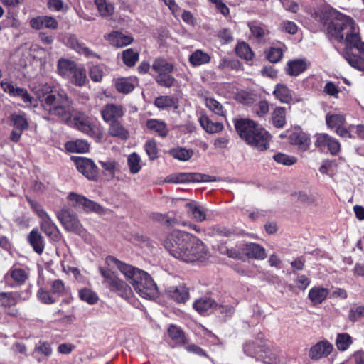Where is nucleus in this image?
<instances>
[{"label":"nucleus","mask_w":364,"mask_h":364,"mask_svg":"<svg viewBox=\"0 0 364 364\" xmlns=\"http://www.w3.org/2000/svg\"><path fill=\"white\" fill-rule=\"evenodd\" d=\"M76 168L80 173L91 181L98 178V168L94 161L90 159L78 157L75 159Z\"/></svg>","instance_id":"ddd939ff"},{"label":"nucleus","mask_w":364,"mask_h":364,"mask_svg":"<svg viewBox=\"0 0 364 364\" xmlns=\"http://www.w3.org/2000/svg\"><path fill=\"white\" fill-rule=\"evenodd\" d=\"M309 63L305 60L296 59L287 62L285 71L289 76L296 77L304 72Z\"/></svg>","instance_id":"5701e85b"},{"label":"nucleus","mask_w":364,"mask_h":364,"mask_svg":"<svg viewBox=\"0 0 364 364\" xmlns=\"http://www.w3.org/2000/svg\"><path fill=\"white\" fill-rule=\"evenodd\" d=\"M95 4L97 6L100 15L103 18H107L114 12V7L112 4L107 2V0H95Z\"/></svg>","instance_id":"a19ab883"},{"label":"nucleus","mask_w":364,"mask_h":364,"mask_svg":"<svg viewBox=\"0 0 364 364\" xmlns=\"http://www.w3.org/2000/svg\"><path fill=\"white\" fill-rule=\"evenodd\" d=\"M135 80L131 77H121L115 80V87L119 92L128 94L135 87Z\"/></svg>","instance_id":"e433bc0d"},{"label":"nucleus","mask_w":364,"mask_h":364,"mask_svg":"<svg viewBox=\"0 0 364 364\" xmlns=\"http://www.w3.org/2000/svg\"><path fill=\"white\" fill-rule=\"evenodd\" d=\"M20 298L19 291L0 292V306L5 308L14 306L18 302Z\"/></svg>","instance_id":"473e14b6"},{"label":"nucleus","mask_w":364,"mask_h":364,"mask_svg":"<svg viewBox=\"0 0 364 364\" xmlns=\"http://www.w3.org/2000/svg\"><path fill=\"white\" fill-rule=\"evenodd\" d=\"M82 209L85 212H95L97 213L103 212V208L101 205L87 198L86 201L83 203Z\"/></svg>","instance_id":"338daca9"},{"label":"nucleus","mask_w":364,"mask_h":364,"mask_svg":"<svg viewBox=\"0 0 364 364\" xmlns=\"http://www.w3.org/2000/svg\"><path fill=\"white\" fill-rule=\"evenodd\" d=\"M78 65L73 60L61 58L57 63V73L62 77H70L72 73Z\"/></svg>","instance_id":"b1692460"},{"label":"nucleus","mask_w":364,"mask_h":364,"mask_svg":"<svg viewBox=\"0 0 364 364\" xmlns=\"http://www.w3.org/2000/svg\"><path fill=\"white\" fill-rule=\"evenodd\" d=\"M151 69L156 75L173 73L174 65L164 58H156L152 63Z\"/></svg>","instance_id":"7c9ffc66"},{"label":"nucleus","mask_w":364,"mask_h":364,"mask_svg":"<svg viewBox=\"0 0 364 364\" xmlns=\"http://www.w3.org/2000/svg\"><path fill=\"white\" fill-rule=\"evenodd\" d=\"M27 201L31 205L32 210L37 214L41 219V229L44 233L52 240H59L60 232L56 225L51 220L46 211L41 207L40 204L33 201L31 198H27Z\"/></svg>","instance_id":"0eeeda50"},{"label":"nucleus","mask_w":364,"mask_h":364,"mask_svg":"<svg viewBox=\"0 0 364 364\" xmlns=\"http://www.w3.org/2000/svg\"><path fill=\"white\" fill-rule=\"evenodd\" d=\"M6 277L11 278L14 284L11 287H17L23 285L28 279V269H23L18 267L13 266L6 274Z\"/></svg>","instance_id":"aec40b11"},{"label":"nucleus","mask_w":364,"mask_h":364,"mask_svg":"<svg viewBox=\"0 0 364 364\" xmlns=\"http://www.w3.org/2000/svg\"><path fill=\"white\" fill-rule=\"evenodd\" d=\"M205 106L215 114L219 116L225 117L226 110L223 108V105L216 100L212 97H205Z\"/></svg>","instance_id":"de8ad7c7"},{"label":"nucleus","mask_w":364,"mask_h":364,"mask_svg":"<svg viewBox=\"0 0 364 364\" xmlns=\"http://www.w3.org/2000/svg\"><path fill=\"white\" fill-rule=\"evenodd\" d=\"M172 73H164L156 75L154 79L161 87L170 88L173 86L176 79L171 75Z\"/></svg>","instance_id":"09e8293b"},{"label":"nucleus","mask_w":364,"mask_h":364,"mask_svg":"<svg viewBox=\"0 0 364 364\" xmlns=\"http://www.w3.org/2000/svg\"><path fill=\"white\" fill-rule=\"evenodd\" d=\"M105 262L109 267H116L141 297L152 299L157 296L156 284L146 272L124 263L113 256L107 257Z\"/></svg>","instance_id":"f03ea898"},{"label":"nucleus","mask_w":364,"mask_h":364,"mask_svg":"<svg viewBox=\"0 0 364 364\" xmlns=\"http://www.w3.org/2000/svg\"><path fill=\"white\" fill-rule=\"evenodd\" d=\"M70 82L76 86H83L87 81V73L85 68L82 65H77L72 73Z\"/></svg>","instance_id":"c9c22d12"},{"label":"nucleus","mask_w":364,"mask_h":364,"mask_svg":"<svg viewBox=\"0 0 364 364\" xmlns=\"http://www.w3.org/2000/svg\"><path fill=\"white\" fill-rule=\"evenodd\" d=\"M286 112V109L282 107H277L273 110L271 120L275 127L281 129L285 126L287 123Z\"/></svg>","instance_id":"4c0bfd02"},{"label":"nucleus","mask_w":364,"mask_h":364,"mask_svg":"<svg viewBox=\"0 0 364 364\" xmlns=\"http://www.w3.org/2000/svg\"><path fill=\"white\" fill-rule=\"evenodd\" d=\"M210 60V55L200 49L195 50L188 58L189 63L194 67L207 64Z\"/></svg>","instance_id":"f704fd0d"},{"label":"nucleus","mask_w":364,"mask_h":364,"mask_svg":"<svg viewBox=\"0 0 364 364\" xmlns=\"http://www.w3.org/2000/svg\"><path fill=\"white\" fill-rule=\"evenodd\" d=\"M328 33L331 38L339 43L344 41V51L356 48L364 53V42L361 41L359 28L355 21L350 16L339 14L336 19L328 26Z\"/></svg>","instance_id":"7ed1b4c3"},{"label":"nucleus","mask_w":364,"mask_h":364,"mask_svg":"<svg viewBox=\"0 0 364 364\" xmlns=\"http://www.w3.org/2000/svg\"><path fill=\"white\" fill-rule=\"evenodd\" d=\"M362 316H364L363 306L351 307L348 314V318L351 321L355 322Z\"/></svg>","instance_id":"774afa93"},{"label":"nucleus","mask_w":364,"mask_h":364,"mask_svg":"<svg viewBox=\"0 0 364 364\" xmlns=\"http://www.w3.org/2000/svg\"><path fill=\"white\" fill-rule=\"evenodd\" d=\"M146 127L161 137H165L168 133V129L166 124L156 119H148L146 122Z\"/></svg>","instance_id":"72a5a7b5"},{"label":"nucleus","mask_w":364,"mask_h":364,"mask_svg":"<svg viewBox=\"0 0 364 364\" xmlns=\"http://www.w3.org/2000/svg\"><path fill=\"white\" fill-rule=\"evenodd\" d=\"M329 294V289L320 286L312 287L308 297L314 305L321 304Z\"/></svg>","instance_id":"cd10ccee"},{"label":"nucleus","mask_w":364,"mask_h":364,"mask_svg":"<svg viewBox=\"0 0 364 364\" xmlns=\"http://www.w3.org/2000/svg\"><path fill=\"white\" fill-rule=\"evenodd\" d=\"M215 181V177L200 173H177L170 175L167 178V181L173 183L212 182Z\"/></svg>","instance_id":"1a4fd4ad"},{"label":"nucleus","mask_w":364,"mask_h":364,"mask_svg":"<svg viewBox=\"0 0 364 364\" xmlns=\"http://www.w3.org/2000/svg\"><path fill=\"white\" fill-rule=\"evenodd\" d=\"M68 199L69 204L75 208H82L83 203L86 201V197L75 193H70Z\"/></svg>","instance_id":"e2e57ef3"},{"label":"nucleus","mask_w":364,"mask_h":364,"mask_svg":"<svg viewBox=\"0 0 364 364\" xmlns=\"http://www.w3.org/2000/svg\"><path fill=\"white\" fill-rule=\"evenodd\" d=\"M28 240L33 250L41 255L45 247V242L43 236L37 230H33L28 236Z\"/></svg>","instance_id":"2f4dec72"},{"label":"nucleus","mask_w":364,"mask_h":364,"mask_svg":"<svg viewBox=\"0 0 364 364\" xmlns=\"http://www.w3.org/2000/svg\"><path fill=\"white\" fill-rule=\"evenodd\" d=\"M269 111V105L267 100H261L254 107V112L259 117L266 116Z\"/></svg>","instance_id":"69168bd1"},{"label":"nucleus","mask_w":364,"mask_h":364,"mask_svg":"<svg viewBox=\"0 0 364 364\" xmlns=\"http://www.w3.org/2000/svg\"><path fill=\"white\" fill-rule=\"evenodd\" d=\"M257 361H261L264 364H279L280 363L279 351L276 348H270L266 343Z\"/></svg>","instance_id":"4be33fe9"},{"label":"nucleus","mask_w":364,"mask_h":364,"mask_svg":"<svg viewBox=\"0 0 364 364\" xmlns=\"http://www.w3.org/2000/svg\"><path fill=\"white\" fill-rule=\"evenodd\" d=\"M108 134L122 140H127L129 136V132L119 121L109 123Z\"/></svg>","instance_id":"c85d7f7f"},{"label":"nucleus","mask_w":364,"mask_h":364,"mask_svg":"<svg viewBox=\"0 0 364 364\" xmlns=\"http://www.w3.org/2000/svg\"><path fill=\"white\" fill-rule=\"evenodd\" d=\"M144 149L151 160H154L158 157V149L154 139L147 140L144 144Z\"/></svg>","instance_id":"680f3d73"},{"label":"nucleus","mask_w":364,"mask_h":364,"mask_svg":"<svg viewBox=\"0 0 364 364\" xmlns=\"http://www.w3.org/2000/svg\"><path fill=\"white\" fill-rule=\"evenodd\" d=\"M71 124L80 132L92 136H97L100 132L97 123L83 114L75 116Z\"/></svg>","instance_id":"9d476101"},{"label":"nucleus","mask_w":364,"mask_h":364,"mask_svg":"<svg viewBox=\"0 0 364 364\" xmlns=\"http://www.w3.org/2000/svg\"><path fill=\"white\" fill-rule=\"evenodd\" d=\"M11 125L15 129L23 131L28 127V122L25 114L14 113L10 116Z\"/></svg>","instance_id":"49530a36"},{"label":"nucleus","mask_w":364,"mask_h":364,"mask_svg":"<svg viewBox=\"0 0 364 364\" xmlns=\"http://www.w3.org/2000/svg\"><path fill=\"white\" fill-rule=\"evenodd\" d=\"M105 38L114 47L122 48L130 45L134 38L118 31H113L105 36Z\"/></svg>","instance_id":"f3484780"},{"label":"nucleus","mask_w":364,"mask_h":364,"mask_svg":"<svg viewBox=\"0 0 364 364\" xmlns=\"http://www.w3.org/2000/svg\"><path fill=\"white\" fill-rule=\"evenodd\" d=\"M58 218L68 231L73 232L80 235L85 232V230L83 228L77 217L68 210H62L61 213L58 215Z\"/></svg>","instance_id":"f8f14e48"},{"label":"nucleus","mask_w":364,"mask_h":364,"mask_svg":"<svg viewBox=\"0 0 364 364\" xmlns=\"http://www.w3.org/2000/svg\"><path fill=\"white\" fill-rule=\"evenodd\" d=\"M185 208L187 210V215L191 219L200 223L207 220L208 210L203 206L195 202H188L185 204Z\"/></svg>","instance_id":"6ab92c4d"},{"label":"nucleus","mask_w":364,"mask_h":364,"mask_svg":"<svg viewBox=\"0 0 364 364\" xmlns=\"http://www.w3.org/2000/svg\"><path fill=\"white\" fill-rule=\"evenodd\" d=\"M51 292L46 290L43 288H40L37 292V297L38 300L46 304H52L56 301Z\"/></svg>","instance_id":"052dcab7"},{"label":"nucleus","mask_w":364,"mask_h":364,"mask_svg":"<svg viewBox=\"0 0 364 364\" xmlns=\"http://www.w3.org/2000/svg\"><path fill=\"white\" fill-rule=\"evenodd\" d=\"M199 122L205 131L210 134L218 133L224 128L222 123L213 122L206 114H202L200 117Z\"/></svg>","instance_id":"c756f323"},{"label":"nucleus","mask_w":364,"mask_h":364,"mask_svg":"<svg viewBox=\"0 0 364 364\" xmlns=\"http://www.w3.org/2000/svg\"><path fill=\"white\" fill-rule=\"evenodd\" d=\"M240 250L248 258L262 260L267 257L265 249L257 243L244 244L240 247Z\"/></svg>","instance_id":"a211bd4d"},{"label":"nucleus","mask_w":364,"mask_h":364,"mask_svg":"<svg viewBox=\"0 0 364 364\" xmlns=\"http://www.w3.org/2000/svg\"><path fill=\"white\" fill-rule=\"evenodd\" d=\"M78 294L82 301L90 305L95 304L99 300L97 293L87 287L80 289L78 291Z\"/></svg>","instance_id":"a18cd8bd"},{"label":"nucleus","mask_w":364,"mask_h":364,"mask_svg":"<svg viewBox=\"0 0 364 364\" xmlns=\"http://www.w3.org/2000/svg\"><path fill=\"white\" fill-rule=\"evenodd\" d=\"M65 147L70 152L85 153L88 151L90 146L86 140L77 139L68 141Z\"/></svg>","instance_id":"ea45409f"},{"label":"nucleus","mask_w":364,"mask_h":364,"mask_svg":"<svg viewBox=\"0 0 364 364\" xmlns=\"http://www.w3.org/2000/svg\"><path fill=\"white\" fill-rule=\"evenodd\" d=\"M163 245L175 258L187 263L203 259L208 255L204 243L184 231L173 230L166 235Z\"/></svg>","instance_id":"f257e3e1"},{"label":"nucleus","mask_w":364,"mask_h":364,"mask_svg":"<svg viewBox=\"0 0 364 364\" xmlns=\"http://www.w3.org/2000/svg\"><path fill=\"white\" fill-rule=\"evenodd\" d=\"M248 26L252 36L259 42H261L262 40H264V37L269 34V30L264 25L259 23H249Z\"/></svg>","instance_id":"58836bf2"},{"label":"nucleus","mask_w":364,"mask_h":364,"mask_svg":"<svg viewBox=\"0 0 364 364\" xmlns=\"http://www.w3.org/2000/svg\"><path fill=\"white\" fill-rule=\"evenodd\" d=\"M50 88L45 85L43 86L42 92L37 93L43 110L63 120L70 119L73 112L72 100L64 90H53Z\"/></svg>","instance_id":"20e7f679"},{"label":"nucleus","mask_w":364,"mask_h":364,"mask_svg":"<svg viewBox=\"0 0 364 364\" xmlns=\"http://www.w3.org/2000/svg\"><path fill=\"white\" fill-rule=\"evenodd\" d=\"M273 159L278 164L285 166H291L297 161L296 158L294 156H290L282 153H277V154L274 155Z\"/></svg>","instance_id":"0e129e2a"},{"label":"nucleus","mask_w":364,"mask_h":364,"mask_svg":"<svg viewBox=\"0 0 364 364\" xmlns=\"http://www.w3.org/2000/svg\"><path fill=\"white\" fill-rule=\"evenodd\" d=\"M353 341L350 335L348 333H339L336 340L337 348L341 351L347 350L352 344Z\"/></svg>","instance_id":"603ef678"},{"label":"nucleus","mask_w":364,"mask_h":364,"mask_svg":"<svg viewBox=\"0 0 364 364\" xmlns=\"http://www.w3.org/2000/svg\"><path fill=\"white\" fill-rule=\"evenodd\" d=\"M66 44L80 54H84L87 56L92 54V52L88 48H87L84 44L79 43L75 35H70L68 37Z\"/></svg>","instance_id":"79ce46f5"},{"label":"nucleus","mask_w":364,"mask_h":364,"mask_svg":"<svg viewBox=\"0 0 364 364\" xmlns=\"http://www.w3.org/2000/svg\"><path fill=\"white\" fill-rule=\"evenodd\" d=\"M219 251H220V254L225 255L228 257L232 258V259H240L242 258L243 253H242V250H240V247L238 249H236L234 247L228 248L225 245H221L219 247Z\"/></svg>","instance_id":"4d7b16f0"},{"label":"nucleus","mask_w":364,"mask_h":364,"mask_svg":"<svg viewBox=\"0 0 364 364\" xmlns=\"http://www.w3.org/2000/svg\"><path fill=\"white\" fill-rule=\"evenodd\" d=\"M139 55L133 49L128 48L122 52L123 63L128 67H133L139 60Z\"/></svg>","instance_id":"3c124183"},{"label":"nucleus","mask_w":364,"mask_h":364,"mask_svg":"<svg viewBox=\"0 0 364 364\" xmlns=\"http://www.w3.org/2000/svg\"><path fill=\"white\" fill-rule=\"evenodd\" d=\"M291 144L298 146L299 151L304 152L309 149L311 140L309 136L302 132H294L289 136Z\"/></svg>","instance_id":"412c9836"},{"label":"nucleus","mask_w":364,"mask_h":364,"mask_svg":"<svg viewBox=\"0 0 364 364\" xmlns=\"http://www.w3.org/2000/svg\"><path fill=\"white\" fill-rule=\"evenodd\" d=\"M141 158L136 153L131 154L127 159L129 171L132 174L139 173L141 168Z\"/></svg>","instance_id":"864d4df0"},{"label":"nucleus","mask_w":364,"mask_h":364,"mask_svg":"<svg viewBox=\"0 0 364 364\" xmlns=\"http://www.w3.org/2000/svg\"><path fill=\"white\" fill-rule=\"evenodd\" d=\"M235 127L240 136L248 145L260 151L269 148L271 135L253 120L249 119H237L235 121Z\"/></svg>","instance_id":"39448f33"},{"label":"nucleus","mask_w":364,"mask_h":364,"mask_svg":"<svg viewBox=\"0 0 364 364\" xmlns=\"http://www.w3.org/2000/svg\"><path fill=\"white\" fill-rule=\"evenodd\" d=\"M284 55V50L281 48L271 47L266 51V56L268 60L272 63L281 60Z\"/></svg>","instance_id":"13d9d810"},{"label":"nucleus","mask_w":364,"mask_h":364,"mask_svg":"<svg viewBox=\"0 0 364 364\" xmlns=\"http://www.w3.org/2000/svg\"><path fill=\"white\" fill-rule=\"evenodd\" d=\"M214 304V301L210 298H202L193 303V308L198 313L203 314L210 310Z\"/></svg>","instance_id":"c03bdc74"},{"label":"nucleus","mask_w":364,"mask_h":364,"mask_svg":"<svg viewBox=\"0 0 364 364\" xmlns=\"http://www.w3.org/2000/svg\"><path fill=\"white\" fill-rule=\"evenodd\" d=\"M100 272L103 277L102 284L111 292L115 293L119 296L129 299L133 295L132 288L110 269L100 268Z\"/></svg>","instance_id":"423d86ee"},{"label":"nucleus","mask_w":364,"mask_h":364,"mask_svg":"<svg viewBox=\"0 0 364 364\" xmlns=\"http://www.w3.org/2000/svg\"><path fill=\"white\" fill-rule=\"evenodd\" d=\"M1 87L10 96L20 98L23 102L25 107L38 106L37 99L33 97L26 88L18 87L11 81L3 80L1 82Z\"/></svg>","instance_id":"6e6552de"},{"label":"nucleus","mask_w":364,"mask_h":364,"mask_svg":"<svg viewBox=\"0 0 364 364\" xmlns=\"http://www.w3.org/2000/svg\"><path fill=\"white\" fill-rule=\"evenodd\" d=\"M103 120L107 123L119 121L124 114L123 107L117 104H107L101 110Z\"/></svg>","instance_id":"2eb2a0df"},{"label":"nucleus","mask_w":364,"mask_h":364,"mask_svg":"<svg viewBox=\"0 0 364 364\" xmlns=\"http://www.w3.org/2000/svg\"><path fill=\"white\" fill-rule=\"evenodd\" d=\"M235 51L237 55L247 61L251 60L253 58L254 53H252L249 45L245 42H241L237 44Z\"/></svg>","instance_id":"8fccbe9b"},{"label":"nucleus","mask_w":364,"mask_h":364,"mask_svg":"<svg viewBox=\"0 0 364 364\" xmlns=\"http://www.w3.org/2000/svg\"><path fill=\"white\" fill-rule=\"evenodd\" d=\"M167 333L171 340L169 343L172 347L184 345L186 342L184 332L175 325L168 327Z\"/></svg>","instance_id":"a878e982"},{"label":"nucleus","mask_w":364,"mask_h":364,"mask_svg":"<svg viewBox=\"0 0 364 364\" xmlns=\"http://www.w3.org/2000/svg\"><path fill=\"white\" fill-rule=\"evenodd\" d=\"M167 294L177 303H185L189 299L188 289L183 285L169 287Z\"/></svg>","instance_id":"393cba45"},{"label":"nucleus","mask_w":364,"mask_h":364,"mask_svg":"<svg viewBox=\"0 0 364 364\" xmlns=\"http://www.w3.org/2000/svg\"><path fill=\"white\" fill-rule=\"evenodd\" d=\"M315 137L314 145L319 150L327 149L333 156L338 155L340 152L341 144L336 139L326 133L317 134Z\"/></svg>","instance_id":"9b49d317"},{"label":"nucleus","mask_w":364,"mask_h":364,"mask_svg":"<svg viewBox=\"0 0 364 364\" xmlns=\"http://www.w3.org/2000/svg\"><path fill=\"white\" fill-rule=\"evenodd\" d=\"M333 350V346L328 341L322 340L311 347L309 351V357L313 360H318L327 358Z\"/></svg>","instance_id":"4468645a"},{"label":"nucleus","mask_w":364,"mask_h":364,"mask_svg":"<svg viewBox=\"0 0 364 364\" xmlns=\"http://www.w3.org/2000/svg\"><path fill=\"white\" fill-rule=\"evenodd\" d=\"M266 343V341L262 338L247 341L242 346L243 352L247 356L255 358L257 361L258 357L262 353Z\"/></svg>","instance_id":"dca6fc26"},{"label":"nucleus","mask_w":364,"mask_h":364,"mask_svg":"<svg viewBox=\"0 0 364 364\" xmlns=\"http://www.w3.org/2000/svg\"><path fill=\"white\" fill-rule=\"evenodd\" d=\"M273 95L282 103L289 104L293 100L292 91L284 84H277Z\"/></svg>","instance_id":"bb28decb"},{"label":"nucleus","mask_w":364,"mask_h":364,"mask_svg":"<svg viewBox=\"0 0 364 364\" xmlns=\"http://www.w3.org/2000/svg\"><path fill=\"white\" fill-rule=\"evenodd\" d=\"M50 287V291L53 295L60 296L66 293V288L65 283L61 279H54L49 282Z\"/></svg>","instance_id":"5fc2aeb1"},{"label":"nucleus","mask_w":364,"mask_h":364,"mask_svg":"<svg viewBox=\"0 0 364 364\" xmlns=\"http://www.w3.org/2000/svg\"><path fill=\"white\" fill-rule=\"evenodd\" d=\"M154 105L160 109H165L172 107H174L175 108L178 107L177 100L174 97L168 95H163L156 97L154 101Z\"/></svg>","instance_id":"37998d69"},{"label":"nucleus","mask_w":364,"mask_h":364,"mask_svg":"<svg viewBox=\"0 0 364 364\" xmlns=\"http://www.w3.org/2000/svg\"><path fill=\"white\" fill-rule=\"evenodd\" d=\"M326 122L328 127L331 128H337L343 126L345 122V118L342 114H328L326 116Z\"/></svg>","instance_id":"6e6d98bb"},{"label":"nucleus","mask_w":364,"mask_h":364,"mask_svg":"<svg viewBox=\"0 0 364 364\" xmlns=\"http://www.w3.org/2000/svg\"><path fill=\"white\" fill-rule=\"evenodd\" d=\"M172 156L181 161H187L193 156V151L183 148L174 149L171 151Z\"/></svg>","instance_id":"bf43d9fd"}]
</instances>
